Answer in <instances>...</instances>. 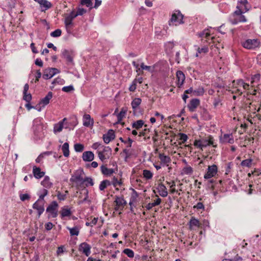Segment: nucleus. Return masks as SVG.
I'll list each match as a JSON object with an SVG mask.
<instances>
[{"label":"nucleus","instance_id":"1","mask_svg":"<svg viewBox=\"0 0 261 261\" xmlns=\"http://www.w3.org/2000/svg\"><path fill=\"white\" fill-rule=\"evenodd\" d=\"M43 121L41 117L36 118L33 121L32 130L36 139H40L44 136L46 126Z\"/></svg>","mask_w":261,"mask_h":261},{"label":"nucleus","instance_id":"2","mask_svg":"<svg viewBox=\"0 0 261 261\" xmlns=\"http://www.w3.org/2000/svg\"><path fill=\"white\" fill-rule=\"evenodd\" d=\"M84 172L83 170H77L73 175H72L70 179V181L76 184V187L79 188H84V178L83 175Z\"/></svg>","mask_w":261,"mask_h":261},{"label":"nucleus","instance_id":"3","mask_svg":"<svg viewBox=\"0 0 261 261\" xmlns=\"http://www.w3.org/2000/svg\"><path fill=\"white\" fill-rule=\"evenodd\" d=\"M244 12L241 11L240 10H236L233 12L229 18V21L232 24H236L239 22H245L247 21V19L245 16L243 14Z\"/></svg>","mask_w":261,"mask_h":261},{"label":"nucleus","instance_id":"4","mask_svg":"<svg viewBox=\"0 0 261 261\" xmlns=\"http://www.w3.org/2000/svg\"><path fill=\"white\" fill-rule=\"evenodd\" d=\"M183 17L184 15L181 13L179 10H175L171 15L169 24L170 25H177L180 24H182L184 23Z\"/></svg>","mask_w":261,"mask_h":261},{"label":"nucleus","instance_id":"5","mask_svg":"<svg viewBox=\"0 0 261 261\" xmlns=\"http://www.w3.org/2000/svg\"><path fill=\"white\" fill-rule=\"evenodd\" d=\"M243 47L248 49H253L260 46V41L257 39H246L241 42Z\"/></svg>","mask_w":261,"mask_h":261},{"label":"nucleus","instance_id":"6","mask_svg":"<svg viewBox=\"0 0 261 261\" xmlns=\"http://www.w3.org/2000/svg\"><path fill=\"white\" fill-rule=\"evenodd\" d=\"M58 204L56 201H53L47 207L46 212L48 213V218H56L58 216Z\"/></svg>","mask_w":261,"mask_h":261},{"label":"nucleus","instance_id":"7","mask_svg":"<svg viewBox=\"0 0 261 261\" xmlns=\"http://www.w3.org/2000/svg\"><path fill=\"white\" fill-rule=\"evenodd\" d=\"M233 86H235V88H237L236 91L235 92L236 93H238L239 95H242V92L238 88L239 86H242L244 90H248L249 88V85L245 83L242 79H239L236 81H233L232 82Z\"/></svg>","mask_w":261,"mask_h":261},{"label":"nucleus","instance_id":"8","mask_svg":"<svg viewBox=\"0 0 261 261\" xmlns=\"http://www.w3.org/2000/svg\"><path fill=\"white\" fill-rule=\"evenodd\" d=\"M59 72L60 70L57 68H47L44 69L43 78L45 80L50 79Z\"/></svg>","mask_w":261,"mask_h":261},{"label":"nucleus","instance_id":"9","mask_svg":"<svg viewBox=\"0 0 261 261\" xmlns=\"http://www.w3.org/2000/svg\"><path fill=\"white\" fill-rule=\"evenodd\" d=\"M79 122L76 117H71L64 123V128L69 130H73L74 127L77 125Z\"/></svg>","mask_w":261,"mask_h":261},{"label":"nucleus","instance_id":"10","mask_svg":"<svg viewBox=\"0 0 261 261\" xmlns=\"http://www.w3.org/2000/svg\"><path fill=\"white\" fill-rule=\"evenodd\" d=\"M217 172L218 167L216 165L214 164L212 166H208L207 169V172L204 175V178L206 179H210L215 176Z\"/></svg>","mask_w":261,"mask_h":261},{"label":"nucleus","instance_id":"11","mask_svg":"<svg viewBox=\"0 0 261 261\" xmlns=\"http://www.w3.org/2000/svg\"><path fill=\"white\" fill-rule=\"evenodd\" d=\"M44 203L45 201H43L38 199L33 204V208L37 211L38 217L43 214L44 211Z\"/></svg>","mask_w":261,"mask_h":261},{"label":"nucleus","instance_id":"12","mask_svg":"<svg viewBox=\"0 0 261 261\" xmlns=\"http://www.w3.org/2000/svg\"><path fill=\"white\" fill-rule=\"evenodd\" d=\"M91 247L89 244L86 242H83L80 244L79 251L86 256H89L91 254Z\"/></svg>","mask_w":261,"mask_h":261},{"label":"nucleus","instance_id":"13","mask_svg":"<svg viewBox=\"0 0 261 261\" xmlns=\"http://www.w3.org/2000/svg\"><path fill=\"white\" fill-rule=\"evenodd\" d=\"M83 124L87 127H92L94 124V120L89 114H85L83 116Z\"/></svg>","mask_w":261,"mask_h":261},{"label":"nucleus","instance_id":"14","mask_svg":"<svg viewBox=\"0 0 261 261\" xmlns=\"http://www.w3.org/2000/svg\"><path fill=\"white\" fill-rule=\"evenodd\" d=\"M201 140L203 147H206L209 145H212L214 147H217V144L215 142L214 138L212 136H208L207 137L201 139Z\"/></svg>","mask_w":261,"mask_h":261},{"label":"nucleus","instance_id":"15","mask_svg":"<svg viewBox=\"0 0 261 261\" xmlns=\"http://www.w3.org/2000/svg\"><path fill=\"white\" fill-rule=\"evenodd\" d=\"M248 2L247 0H239L237 6V10H240L243 12H246L249 10V8L247 7Z\"/></svg>","mask_w":261,"mask_h":261},{"label":"nucleus","instance_id":"16","mask_svg":"<svg viewBox=\"0 0 261 261\" xmlns=\"http://www.w3.org/2000/svg\"><path fill=\"white\" fill-rule=\"evenodd\" d=\"M220 141L222 144H233L234 143L233 135L232 134H224L220 137Z\"/></svg>","mask_w":261,"mask_h":261},{"label":"nucleus","instance_id":"17","mask_svg":"<svg viewBox=\"0 0 261 261\" xmlns=\"http://www.w3.org/2000/svg\"><path fill=\"white\" fill-rule=\"evenodd\" d=\"M66 121L67 118H64L62 120L54 124L53 130L55 134L60 133L62 130L63 128H64V123Z\"/></svg>","mask_w":261,"mask_h":261},{"label":"nucleus","instance_id":"18","mask_svg":"<svg viewBox=\"0 0 261 261\" xmlns=\"http://www.w3.org/2000/svg\"><path fill=\"white\" fill-rule=\"evenodd\" d=\"M200 105V100L197 98L192 99L188 105V108L191 112H194L196 109Z\"/></svg>","mask_w":261,"mask_h":261},{"label":"nucleus","instance_id":"19","mask_svg":"<svg viewBox=\"0 0 261 261\" xmlns=\"http://www.w3.org/2000/svg\"><path fill=\"white\" fill-rule=\"evenodd\" d=\"M52 97L53 93L51 92H49L44 98L40 100L39 105L41 106L42 107H44L49 103L50 100Z\"/></svg>","mask_w":261,"mask_h":261},{"label":"nucleus","instance_id":"20","mask_svg":"<svg viewBox=\"0 0 261 261\" xmlns=\"http://www.w3.org/2000/svg\"><path fill=\"white\" fill-rule=\"evenodd\" d=\"M127 112V109L125 108H122L121 111L117 115V121L115 122V125L121 124L122 125L124 124V122H121V120L125 117Z\"/></svg>","mask_w":261,"mask_h":261},{"label":"nucleus","instance_id":"21","mask_svg":"<svg viewBox=\"0 0 261 261\" xmlns=\"http://www.w3.org/2000/svg\"><path fill=\"white\" fill-rule=\"evenodd\" d=\"M64 24L67 32L68 33H70L73 27V20L65 16L64 19Z\"/></svg>","mask_w":261,"mask_h":261},{"label":"nucleus","instance_id":"22","mask_svg":"<svg viewBox=\"0 0 261 261\" xmlns=\"http://www.w3.org/2000/svg\"><path fill=\"white\" fill-rule=\"evenodd\" d=\"M176 77L177 79V85L178 87H180L185 82V75L182 71L178 70L176 72Z\"/></svg>","mask_w":261,"mask_h":261},{"label":"nucleus","instance_id":"23","mask_svg":"<svg viewBox=\"0 0 261 261\" xmlns=\"http://www.w3.org/2000/svg\"><path fill=\"white\" fill-rule=\"evenodd\" d=\"M103 140L105 143H109L111 140L114 139V132L112 129L109 130L107 134L103 135Z\"/></svg>","mask_w":261,"mask_h":261},{"label":"nucleus","instance_id":"24","mask_svg":"<svg viewBox=\"0 0 261 261\" xmlns=\"http://www.w3.org/2000/svg\"><path fill=\"white\" fill-rule=\"evenodd\" d=\"M156 189L158 191V192L159 193V194L163 197H165L168 195V191L166 187L165 186L161 183L158 185V186L156 188Z\"/></svg>","mask_w":261,"mask_h":261},{"label":"nucleus","instance_id":"25","mask_svg":"<svg viewBox=\"0 0 261 261\" xmlns=\"http://www.w3.org/2000/svg\"><path fill=\"white\" fill-rule=\"evenodd\" d=\"M33 173L36 178L39 179L44 176L45 172L41 171L39 167L34 166L33 168Z\"/></svg>","mask_w":261,"mask_h":261},{"label":"nucleus","instance_id":"26","mask_svg":"<svg viewBox=\"0 0 261 261\" xmlns=\"http://www.w3.org/2000/svg\"><path fill=\"white\" fill-rule=\"evenodd\" d=\"M39 5L42 12H45L52 7L51 3L47 0H42Z\"/></svg>","mask_w":261,"mask_h":261},{"label":"nucleus","instance_id":"27","mask_svg":"<svg viewBox=\"0 0 261 261\" xmlns=\"http://www.w3.org/2000/svg\"><path fill=\"white\" fill-rule=\"evenodd\" d=\"M61 56L63 58L65 59L68 62H73V58L71 56V55L68 50L66 49L62 50L61 53Z\"/></svg>","mask_w":261,"mask_h":261},{"label":"nucleus","instance_id":"28","mask_svg":"<svg viewBox=\"0 0 261 261\" xmlns=\"http://www.w3.org/2000/svg\"><path fill=\"white\" fill-rule=\"evenodd\" d=\"M94 153L90 151H85L83 153L82 158L84 161L90 162L94 159Z\"/></svg>","mask_w":261,"mask_h":261},{"label":"nucleus","instance_id":"29","mask_svg":"<svg viewBox=\"0 0 261 261\" xmlns=\"http://www.w3.org/2000/svg\"><path fill=\"white\" fill-rule=\"evenodd\" d=\"M41 184L43 187L47 189H49L53 186V183L50 181V178L48 176L44 177Z\"/></svg>","mask_w":261,"mask_h":261},{"label":"nucleus","instance_id":"30","mask_svg":"<svg viewBox=\"0 0 261 261\" xmlns=\"http://www.w3.org/2000/svg\"><path fill=\"white\" fill-rule=\"evenodd\" d=\"M198 35L199 38H201L202 41L205 39V41H207V39L210 36V31L208 29L204 30L202 32L198 33Z\"/></svg>","mask_w":261,"mask_h":261},{"label":"nucleus","instance_id":"31","mask_svg":"<svg viewBox=\"0 0 261 261\" xmlns=\"http://www.w3.org/2000/svg\"><path fill=\"white\" fill-rule=\"evenodd\" d=\"M200 223L199 221L195 218L192 217L189 222V228L190 230L193 229L194 226L199 227Z\"/></svg>","mask_w":261,"mask_h":261},{"label":"nucleus","instance_id":"32","mask_svg":"<svg viewBox=\"0 0 261 261\" xmlns=\"http://www.w3.org/2000/svg\"><path fill=\"white\" fill-rule=\"evenodd\" d=\"M126 204L123 197L116 196L115 198V205L119 207H123Z\"/></svg>","mask_w":261,"mask_h":261},{"label":"nucleus","instance_id":"33","mask_svg":"<svg viewBox=\"0 0 261 261\" xmlns=\"http://www.w3.org/2000/svg\"><path fill=\"white\" fill-rule=\"evenodd\" d=\"M141 102L142 99L140 98H135L133 100L131 103V105L134 111L137 110Z\"/></svg>","mask_w":261,"mask_h":261},{"label":"nucleus","instance_id":"34","mask_svg":"<svg viewBox=\"0 0 261 261\" xmlns=\"http://www.w3.org/2000/svg\"><path fill=\"white\" fill-rule=\"evenodd\" d=\"M159 158L161 160L162 163L166 164L171 162V159L169 156L165 155L164 153H160L159 154Z\"/></svg>","mask_w":261,"mask_h":261},{"label":"nucleus","instance_id":"35","mask_svg":"<svg viewBox=\"0 0 261 261\" xmlns=\"http://www.w3.org/2000/svg\"><path fill=\"white\" fill-rule=\"evenodd\" d=\"M62 150L65 157L69 156V144L67 142L64 143L62 146Z\"/></svg>","mask_w":261,"mask_h":261},{"label":"nucleus","instance_id":"36","mask_svg":"<svg viewBox=\"0 0 261 261\" xmlns=\"http://www.w3.org/2000/svg\"><path fill=\"white\" fill-rule=\"evenodd\" d=\"M68 194V191L66 190L64 193H62L60 191H57V197L59 200L64 201L67 198V195Z\"/></svg>","mask_w":261,"mask_h":261},{"label":"nucleus","instance_id":"37","mask_svg":"<svg viewBox=\"0 0 261 261\" xmlns=\"http://www.w3.org/2000/svg\"><path fill=\"white\" fill-rule=\"evenodd\" d=\"M101 171L104 175L107 176L110 175L114 172L113 169H109L103 165L101 167Z\"/></svg>","mask_w":261,"mask_h":261},{"label":"nucleus","instance_id":"38","mask_svg":"<svg viewBox=\"0 0 261 261\" xmlns=\"http://www.w3.org/2000/svg\"><path fill=\"white\" fill-rule=\"evenodd\" d=\"M48 194V191L45 189H42L39 191L38 195H39L38 199L43 201H44V197Z\"/></svg>","mask_w":261,"mask_h":261},{"label":"nucleus","instance_id":"39","mask_svg":"<svg viewBox=\"0 0 261 261\" xmlns=\"http://www.w3.org/2000/svg\"><path fill=\"white\" fill-rule=\"evenodd\" d=\"M115 191H118V190H121V191L124 190V188L123 186L122 182L121 180H118L117 179L115 178Z\"/></svg>","mask_w":261,"mask_h":261},{"label":"nucleus","instance_id":"40","mask_svg":"<svg viewBox=\"0 0 261 261\" xmlns=\"http://www.w3.org/2000/svg\"><path fill=\"white\" fill-rule=\"evenodd\" d=\"M67 229L69 230L70 234L71 236H77L79 234V228L77 226L72 228L67 227Z\"/></svg>","mask_w":261,"mask_h":261},{"label":"nucleus","instance_id":"41","mask_svg":"<svg viewBox=\"0 0 261 261\" xmlns=\"http://www.w3.org/2000/svg\"><path fill=\"white\" fill-rule=\"evenodd\" d=\"M143 124L144 121L142 120H139L133 123L132 127L139 129L143 126Z\"/></svg>","mask_w":261,"mask_h":261},{"label":"nucleus","instance_id":"42","mask_svg":"<svg viewBox=\"0 0 261 261\" xmlns=\"http://www.w3.org/2000/svg\"><path fill=\"white\" fill-rule=\"evenodd\" d=\"M71 212L69 208H65V207H63L62 208L61 213L62 218L70 216L71 215Z\"/></svg>","mask_w":261,"mask_h":261},{"label":"nucleus","instance_id":"43","mask_svg":"<svg viewBox=\"0 0 261 261\" xmlns=\"http://www.w3.org/2000/svg\"><path fill=\"white\" fill-rule=\"evenodd\" d=\"M204 93V88L202 87H199L197 89L194 90L193 94L195 96H202Z\"/></svg>","mask_w":261,"mask_h":261},{"label":"nucleus","instance_id":"44","mask_svg":"<svg viewBox=\"0 0 261 261\" xmlns=\"http://www.w3.org/2000/svg\"><path fill=\"white\" fill-rule=\"evenodd\" d=\"M110 184L111 183L109 180H104L100 182L99 186V189L100 191H103L108 186L110 185Z\"/></svg>","mask_w":261,"mask_h":261},{"label":"nucleus","instance_id":"45","mask_svg":"<svg viewBox=\"0 0 261 261\" xmlns=\"http://www.w3.org/2000/svg\"><path fill=\"white\" fill-rule=\"evenodd\" d=\"M208 51V48L207 47V45H204V46H203L202 47L200 48V47H198L197 48V53L196 54V57H198V54H201V53H207Z\"/></svg>","mask_w":261,"mask_h":261},{"label":"nucleus","instance_id":"46","mask_svg":"<svg viewBox=\"0 0 261 261\" xmlns=\"http://www.w3.org/2000/svg\"><path fill=\"white\" fill-rule=\"evenodd\" d=\"M143 176L147 179H151L153 176L152 173L148 170H144L143 171Z\"/></svg>","mask_w":261,"mask_h":261},{"label":"nucleus","instance_id":"47","mask_svg":"<svg viewBox=\"0 0 261 261\" xmlns=\"http://www.w3.org/2000/svg\"><path fill=\"white\" fill-rule=\"evenodd\" d=\"M252 160L249 159L242 161L241 165L243 167H250L251 166Z\"/></svg>","mask_w":261,"mask_h":261},{"label":"nucleus","instance_id":"48","mask_svg":"<svg viewBox=\"0 0 261 261\" xmlns=\"http://www.w3.org/2000/svg\"><path fill=\"white\" fill-rule=\"evenodd\" d=\"M81 4L82 5H86L90 9L93 8V4L92 0H81Z\"/></svg>","mask_w":261,"mask_h":261},{"label":"nucleus","instance_id":"49","mask_svg":"<svg viewBox=\"0 0 261 261\" xmlns=\"http://www.w3.org/2000/svg\"><path fill=\"white\" fill-rule=\"evenodd\" d=\"M193 168L189 166H187L184 167L182 169V173L185 174L190 175L193 173Z\"/></svg>","mask_w":261,"mask_h":261},{"label":"nucleus","instance_id":"50","mask_svg":"<svg viewBox=\"0 0 261 261\" xmlns=\"http://www.w3.org/2000/svg\"><path fill=\"white\" fill-rule=\"evenodd\" d=\"M74 148L76 152H81L84 149V146L80 143H76L74 145Z\"/></svg>","mask_w":261,"mask_h":261},{"label":"nucleus","instance_id":"51","mask_svg":"<svg viewBox=\"0 0 261 261\" xmlns=\"http://www.w3.org/2000/svg\"><path fill=\"white\" fill-rule=\"evenodd\" d=\"M84 181L86 187L89 186H92L94 185L93 179L90 177H86L84 178Z\"/></svg>","mask_w":261,"mask_h":261},{"label":"nucleus","instance_id":"52","mask_svg":"<svg viewBox=\"0 0 261 261\" xmlns=\"http://www.w3.org/2000/svg\"><path fill=\"white\" fill-rule=\"evenodd\" d=\"M123 252L126 254L128 257L133 258L134 256V251L130 249L127 248L123 250Z\"/></svg>","mask_w":261,"mask_h":261},{"label":"nucleus","instance_id":"53","mask_svg":"<svg viewBox=\"0 0 261 261\" xmlns=\"http://www.w3.org/2000/svg\"><path fill=\"white\" fill-rule=\"evenodd\" d=\"M101 151L106 154L108 158L110 154H111V149L108 146H104L101 149Z\"/></svg>","mask_w":261,"mask_h":261},{"label":"nucleus","instance_id":"54","mask_svg":"<svg viewBox=\"0 0 261 261\" xmlns=\"http://www.w3.org/2000/svg\"><path fill=\"white\" fill-rule=\"evenodd\" d=\"M62 34V31L60 29H57L50 33V36L53 37H59Z\"/></svg>","mask_w":261,"mask_h":261},{"label":"nucleus","instance_id":"55","mask_svg":"<svg viewBox=\"0 0 261 261\" xmlns=\"http://www.w3.org/2000/svg\"><path fill=\"white\" fill-rule=\"evenodd\" d=\"M260 77V74L259 73L255 74L251 77V84L259 82Z\"/></svg>","mask_w":261,"mask_h":261},{"label":"nucleus","instance_id":"56","mask_svg":"<svg viewBox=\"0 0 261 261\" xmlns=\"http://www.w3.org/2000/svg\"><path fill=\"white\" fill-rule=\"evenodd\" d=\"M84 193V194L85 195V197L82 201H81L79 202L80 203H82L84 201H86L88 198V191L87 189H86L85 188H83L82 190V192H81V193Z\"/></svg>","mask_w":261,"mask_h":261},{"label":"nucleus","instance_id":"57","mask_svg":"<svg viewBox=\"0 0 261 261\" xmlns=\"http://www.w3.org/2000/svg\"><path fill=\"white\" fill-rule=\"evenodd\" d=\"M62 90L65 92H70L74 90V87L72 85L63 87Z\"/></svg>","mask_w":261,"mask_h":261},{"label":"nucleus","instance_id":"58","mask_svg":"<svg viewBox=\"0 0 261 261\" xmlns=\"http://www.w3.org/2000/svg\"><path fill=\"white\" fill-rule=\"evenodd\" d=\"M92 147L93 149H97V151H98L101 150V149L103 147V145L101 143L96 142L92 145Z\"/></svg>","mask_w":261,"mask_h":261},{"label":"nucleus","instance_id":"59","mask_svg":"<svg viewBox=\"0 0 261 261\" xmlns=\"http://www.w3.org/2000/svg\"><path fill=\"white\" fill-rule=\"evenodd\" d=\"M53 84L63 85L65 84V81L63 79L58 77L54 80Z\"/></svg>","mask_w":261,"mask_h":261},{"label":"nucleus","instance_id":"60","mask_svg":"<svg viewBox=\"0 0 261 261\" xmlns=\"http://www.w3.org/2000/svg\"><path fill=\"white\" fill-rule=\"evenodd\" d=\"M137 87V80L135 79L133 81L132 84L129 86V90L131 92H134L136 89Z\"/></svg>","mask_w":261,"mask_h":261},{"label":"nucleus","instance_id":"61","mask_svg":"<svg viewBox=\"0 0 261 261\" xmlns=\"http://www.w3.org/2000/svg\"><path fill=\"white\" fill-rule=\"evenodd\" d=\"M23 99L25 100L27 102H30V101L32 99V95L30 93H23Z\"/></svg>","mask_w":261,"mask_h":261},{"label":"nucleus","instance_id":"62","mask_svg":"<svg viewBox=\"0 0 261 261\" xmlns=\"http://www.w3.org/2000/svg\"><path fill=\"white\" fill-rule=\"evenodd\" d=\"M97 153L98 157L101 161H103V160L108 158L107 155L104 154V153L101 151V150L97 151Z\"/></svg>","mask_w":261,"mask_h":261},{"label":"nucleus","instance_id":"63","mask_svg":"<svg viewBox=\"0 0 261 261\" xmlns=\"http://www.w3.org/2000/svg\"><path fill=\"white\" fill-rule=\"evenodd\" d=\"M30 198V196L28 194H21L20 195V199L22 201L28 200Z\"/></svg>","mask_w":261,"mask_h":261},{"label":"nucleus","instance_id":"64","mask_svg":"<svg viewBox=\"0 0 261 261\" xmlns=\"http://www.w3.org/2000/svg\"><path fill=\"white\" fill-rule=\"evenodd\" d=\"M66 16L73 20V19L77 16V15L76 12L73 10L69 14L66 15Z\"/></svg>","mask_w":261,"mask_h":261}]
</instances>
